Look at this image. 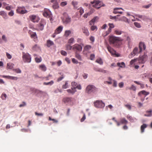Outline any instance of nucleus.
Masks as SVG:
<instances>
[{"mask_svg":"<svg viewBox=\"0 0 152 152\" xmlns=\"http://www.w3.org/2000/svg\"><path fill=\"white\" fill-rule=\"evenodd\" d=\"M7 97L6 94H2L1 96V97L3 100H5Z\"/></svg>","mask_w":152,"mask_h":152,"instance_id":"603ef678","label":"nucleus"},{"mask_svg":"<svg viewBox=\"0 0 152 152\" xmlns=\"http://www.w3.org/2000/svg\"><path fill=\"white\" fill-rule=\"evenodd\" d=\"M31 37L32 38L34 39V41L35 42H37L38 41L37 37L35 32H33L31 34Z\"/></svg>","mask_w":152,"mask_h":152,"instance_id":"aec40b11","label":"nucleus"},{"mask_svg":"<svg viewBox=\"0 0 152 152\" xmlns=\"http://www.w3.org/2000/svg\"><path fill=\"white\" fill-rule=\"evenodd\" d=\"M96 62L99 63L100 65H102L103 64L102 61L100 58L97 59L96 61Z\"/></svg>","mask_w":152,"mask_h":152,"instance_id":"ea45409f","label":"nucleus"},{"mask_svg":"<svg viewBox=\"0 0 152 152\" xmlns=\"http://www.w3.org/2000/svg\"><path fill=\"white\" fill-rule=\"evenodd\" d=\"M127 118L129 119L130 121L133 122L134 121V119L132 117V116L129 115H127L126 116Z\"/></svg>","mask_w":152,"mask_h":152,"instance_id":"37998d69","label":"nucleus"},{"mask_svg":"<svg viewBox=\"0 0 152 152\" xmlns=\"http://www.w3.org/2000/svg\"><path fill=\"white\" fill-rule=\"evenodd\" d=\"M72 5L74 6L75 7L77 8V2L76 1H73L72 2Z\"/></svg>","mask_w":152,"mask_h":152,"instance_id":"052dcab7","label":"nucleus"},{"mask_svg":"<svg viewBox=\"0 0 152 152\" xmlns=\"http://www.w3.org/2000/svg\"><path fill=\"white\" fill-rule=\"evenodd\" d=\"M71 33V31L70 30H66L65 32L64 35L67 37Z\"/></svg>","mask_w":152,"mask_h":152,"instance_id":"4c0bfd02","label":"nucleus"},{"mask_svg":"<svg viewBox=\"0 0 152 152\" xmlns=\"http://www.w3.org/2000/svg\"><path fill=\"white\" fill-rule=\"evenodd\" d=\"M77 85V83L74 82H72L71 84L72 87L75 88V90H76V87Z\"/></svg>","mask_w":152,"mask_h":152,"instance_id":"79ce46f5","label":"nucleus"},{"mask_svg":"<svg viewBox=\"0 0 152 152\" xmlns=\"http://www.w3.org/2000/svg\"><path fill=\"white\" fill-rule=\"evenodd\" d=\"M63 26H58L55 30V33L56 34H58L61 33L62 31Z\"/></svg>","mask_w":152,"mask_h":152,"instance_id":"2eb2a0df","label":"nucleus"},{"mask_svg":"<svg viewBox=\"0 0 152 152\" xmlns=\"http://www.w3.org/2000/svg\"><path fill=\"white\" fill-rule=\"evenodd\" d=\"M2 77L4 78H7L8 79H11L14 80H17L18 79V77H16L3 75L2 76Z\"/></svg>","mask_w":152,"mask_h":152,"instance_id":"4be33fe9","label":"nucleus"},{"mask_svg":"<svg viewBox=\"0 0 152 152\" xmlns=\"http://www.w3.org/2000/svg\"><path fill=\"white\" fill-rule=\"evenodd\" d=\"M123 40V39L120 38L113 36H110L109 39V42L111 44H116L118 43L119 42Z\"/></svg>","mask_w":152,"mask_h":152,"instance_id":"f03ea898","label":"nucleus"},{"mask_svg":"<svg viewBox=\"0 0 152 152\" xmlns=\"http://www.w3.org/2000/svg\"><path fill=\"white\" fill-rule=\"evenodd\" d=\"M43 15L47 18H49L51 17V15L50 12L47 10L43 13Z\"/></svg>","mask_w":152,"mask_h":152,"instance_id":"412c9836","label":"nucleus"},{"mask_svg":"<svg viewBox=\"0 0 152 152\" xmlns=\"http://www.w3.org/2000/svg\"><path fill=\"white\" fill-rule=\"evenodd\" d=\"M107 48L108 51L112 54L114 55L115 54V51L114 50L113 48H111L109 45H107Z\"/></svg>","mask_w":152,"mask_h":152,"instance_id":"b1692460","label":"nucleus"},{"mask_svg":"<svg viewBox=\"0 0 152 152\" xmlns=\"http://www.w3.org/2000/svg\"><path fill=\"white\" fill-rule=\"evenodd\" d=\"M117 65L121 68H124L125 67V64L124 62H122L121 63H118Z\"/></svg>","mask_w":152,"mask_h":152,"instance_id":"72a5a7b5","label":"nucleus"},{"mask_svg":"<svg viewBox=\"0 0 152 152\" xmlns=\"http://www.w3.org/2000/svg\"><path fill=\"white\" fill-rule=\"evenodd\" d=\"M54 83V82L52 80L50 82H48V83H46V82H44L43 83V84L45 85H52Z\"/></svg>","mask_w":152,"mask_h":152,"instance_id":"de8ad7c7","label":"nucleus"},{"mask_svg":"<svg viewBox=\"0 0 152 152\" xmlns=\"http://www.w3.org/2000/svg\"><path fill=\"white\" fill-rule=\"evenodd\" d=\"M62 21L64 24H67L70 23L71 21V18L68 15L65 16L62 19Z\"/></svg>","mask_w":152,"mask_h":152,"instance_id":"6e6552de","label":"nucleus"},{"mask_svg":"<svg viewBox=\"0 0 152 152\" xmlns=\"http://www.w3.org/2000/svg\"><path fill=\"white\" fill-rule=\"evenodd\" d=\"M120 122L121 124H126L128 122L125 118H123L120 119Z\"/></svg>","mask_w":152,"mask_h":152,"instance_id":"bb28decb","label":"nucleus"},{"mask_svg":"<svg viewBox=\"0 0 152 152\" xmlns=\"http://www.w3.org/2000/svg\"><path fill=\"white\" fill-rule=\"evenodd\" d=\"M13 70L16 73H21V71L19 69H14Z\"/></svg>","mask_w":152,"mask_h":152,"instance_id":"680f3d73","label":"nucleus"},{"mask_svg":"<svg viewBox=\"0 0 152 152\" xmlns=\"http://www.w3.org/2000/svg\"><path fill=\"white\" fill-rule=\"evenodd\" d=\"M17 13L21 14H23L27 12V11L25 10V7H18L16 10Z\"/></svg>","mask_w":152,"mask_h":152,"instance_id":"9d476101","label":"nucleus"},{"mask_svg":"<svg viewBox=\"0 0 152 152\" xmlns=\"http://www.w3.org/2000/svg\"><path fill=\"white\" fill-rule=\"evenodd\" d=\"M36 61L37 63H39L41 61V58H35Z\"/></svg>","mask_w":152,"mask_h":152,"instance_id":"0e129e2a","label":"nucleus"},{"mask_svg":"<svg viewBox=\"0 0 152 152\" xmlns=\"http://www.w3.org/2000/svg\"><path fill=\"white\" fill-rule=\"evenodd\" d=\"M128 89L130 90H132L134 91H136V88L135 86L133 85H132L130 87H129L127 88Z\"/></svg>","mask_w":152,"mask_h":152,"instance_id":"a19ab883","label":"nucleus"},{"mask_svg":"<svg viewBox=\"0 0 152 152\" xmlns=\"http://www.w3.org/2000/svg\"><path fill=\"white\" fill-rule=\"evenodd\" d=\"M91 48V47L90 45H87L84 48V50H90Z\"/></svg>","mask_w":152,"mask_h":152,"instance_id":"6e6d98bb","label":"nucleus"},{"mask_svg":"<svg viewBox=\"0 0 152 152\" xmlns=\"http://www.w3.org/2000/svg\"><path fill=\"white\" fill-rule=\"evenodd\" d=\"M39 47L37 45H35L32 48V50H37L38 49H39Z\"/></svg>","mask_w":152,"mask_h":152,"instance_id":"a18cd8bd","label":"nucleus"},{"mask_svg":"<svg viewBox=\"0 0 152 152\" xmlns=\"http://www.w3.org/2000/svg\"><path fill=\"white\" fill-rule=\"evenodd\" d=\"M152 110L147 111L146 114L144 115V116L147 117H151L152 116Z\"/></svg>","mask_w":152,"mask_h":152,"instance_id":"cd10ccee","label":"nucleus"},{"mask_svg":"<svg viewBox=\"0 0 152 152\" xmlns=\"http://www.w3.org/2000/svg\"><path fill=\"white\" fill-rule=\"evenodd\" d=\"M74 38L72 37L70 39L68 40V43L69 44H72L74 42Z\"/></svg>","mask_w":152,"mask_h":152,"instance_id":"3c124183","label":"nucleus"},{"mask_svg":"<svg viewBox=\"0 0 152 152\" xmlns=\"http://www.w3.org/2000/svg\"><path fill=\"white\" fill-rule=\"evenodd\" d=\"M147 59V56L145 54H144L141 57H140L138 59H135L132 60L130 62V64L131 65L133 64L137 60L139 61L140 63L143 64L146 61Z\"/></svg>","mask_w":152,"mask_h":152,"instance_id":"f257e3e1","label":"nucleus"},{"mask_svg":"<svg viewBox=\"0 0 152 152\" xmlns=\"http://www.w3.org/2000/svg\"><path fill=\"white\" fill-rule=\"evenodd\" d=\"M146 46L144 43L140 42L139 45V49L140 52H142V50H144L145 49Z\"/></svg>","mask_w":152,"mask_h":152,"instance_id":"4468645a","label":"nucleus"},{"mask_svg":"<svg viewBox=\"0 0 152 152\" xmlns=\"http://www.w3.org/2000/svg\"><path fill=\"white\" fill-rule=\"evenodd\" d=\"M91 3L93 4V6L97 9H99L102 6L101 5V2L97 0H94L93 1H91Z\"/></svg>","mask_w":152,"mask_h":152,"instance_id":"423d86ee","label":"nucleus"},{"mask_svg":"<svg viewBox=\"0 0 152 152\" xmlns=\"http://www.w3.org/2000/svg\"><path fill=\"white\" fill-rule=\"evenodd\" d=\"M94 70L96 71L102 72L104 73H105L107 72L105 70L101 68H94Z\"/></svg>","mask_w":152,"mask_h":152,"instance_id":"a878e982","label":"nucleus"},{"mask_svg":"<svg viewBox=\"0 0 152 152\" xmlns=\"http://www.w3.org/2000/svg\"><path fill=\"white\" fill-rule=\"evenodd\" d=\"M61 53L62 55L64 56H66L67 55V53L66 51L64 50L61 51Z\"/></svg>","mask_w":152,"mask_h":152,"instance_id":"e2e57ef3","label":"nucleus"},{"mask_svg":"<svg viewBox=\"0 0 152 152\" xmlns=\"http://www.w3.org/2000/svg\"><path fill=\"white\" fill-rule=\"evenodd\" d=\"M53 7L54 9H56L58 8L59 6L57 4H55L53 6Z\"/></svg>","mask_w":152,"mask_h":152,"instance_id":"774afa93","label":"nucleus"},{"mask_svg":"<svg viewBox=\"0 0 152 152\" xmlns=\"http://www.w3.org/2000/svg\"><path fill=\"white\" fill-rule=\"evenodd\" d=\"M147 127V125L145 124H143V125L141 126L140 129L141 133H143L144 132L145 129Z\"/></svg>","mask_w":152,"mask_h":152,"instance_id":"2f4dec72","label":"nucleus"},{"mask_svg":"<svg viewBox=\"0 0 152 152\" xmlns=\"http://www.w3.org/2000/svg\"><path fill=\"white\" fill-rule=\"evenodd\" d=\"M14 64L12 63H9L7 64V68L9 69H12L13 67Z\"/></svg>","mask_w":152,"mask_h":152,"instance_id":"f704fd0d","label":"nucleus"},{"mask_svg":"<svg viewBox=\"0 0 152 152\" xmlns=\"http://www.w3.org/2000/svg\"><path fill=\"white\" fill-rule=\"evenodd\" d=\"M0 15L2 16L4 19H6L7 18V14L3 11L0 12Z\"/></svg>","mask_w":152,"mask_h":152,"instance_id":"c756f323","label":"nucleus"},{"mask_svg":"<svg viewBox=\"0 0 152 152\" xmlns=\"http://www.w3.org/2000/svg\"><path fill=\"white\" fill-rule=\"evenodd\" d=\"M68 87V83L67 82H65V84L62 86V88L64 89Z\"/></svg>","mask_w":152,"mask_h":152,"instance_id":"5fc2aeb1","label":"nucleus"},{"mask_svg":"<svg viewBox=\"0 0 152 152\" xmlns=\"http://www.w3.org/2000/svg\"><path fill=\"white\" fill-rule=\"evenodd\" d=\"M124 36L125 37H127L126 39V40L128 41L129 44L131 42V39L130 38V37L128 36L127 34L126 33L124 34Z\"/></svg>","mask_w":152,"mask_h":152,"instance_id":"473e14b6","label":"nucleus"},{"mask_svg":"<svg viewBox=\"0 0 152 152\" xmlns=\"http://www.w3.org/2000/svg\"><path fill=\"white\" fill-rule=\"evenodd\" d=\"M47 46L48 47H50V46L54 45L53 42L50 40H47Z\"/></svg>","mask_w":152,"mask_h":152,"instance_id":"c85d7f7f","label":"nucleus"},{"mask_svg":"<svg viewBox=\"0 0 152 152\" xmlns=\"http://www.w3.org/2000/svg\"><path fill=\"white\" fill-rule=\"evenodd\" d=\"M135 16L138 17L143 20H146L148 18L146 16L144 15L136 14L135 15Z\"/></svg>","mask_w":152,"mask_h":152,"instance_id":"6ab92c4d","label":"nucleus"},{"mask_svg":"<svg viewBox=\"0 0 152 152\" xmlns=\"http://www.w3.org/2000/svg\"><path fill=\"white\" fill-rule=\"evenodd\" d=\"M123 32H122L121 31L118 30H115L114 31L115 34L118 35L121 34Z\"/></svg>","mask_w":152,"mask_h":152,"instance_id":"c03bdc74","label":"nucleus"},{"mask_svg":"<svg viewBox=\"0 0 152 152\" xmlns=\"http://www.w3.org/2000/svg\"><path fill=\"white\" fill-rule=\"evenodd\" d=\"M108 25L109 26V28L108 29L107 31L106 32V34L105 36L108 35L111 31V29L114 27V26L113 23H109Z\"/></svg>","mask_w":152,"mask_h":152,"instance_id":"a211bd4d","label":"nucleus"},{"mask_svg":"<svg viewBox=\"0 0 152 152\" xmlns=\"http://www.w3.org/2000/svg\"><path fill=\"white\" fill-rule=\"evenodd\" d=\"M82 31L83 33L86 36H88L89 35V33L87 28L85 27L82 28Z\"/></svg>","mask_w":152,"mask_h":152,"instance_id":"5701e85b","label":"nucleus"},{"mask_svg":"<svg viewBox=\"0 0 152 152\" xmlns=\"http://www.w3.org/2000/svg\"><path fill=\"white\" fill-rule=\"evenodd\" d=\"M149 94V92H147L145 90H143L139 92L138 94V95L139 96H141L142 95H143L145 96H146Z\"/></svg>","mask_w":152,"mask_h":152,"instance_id":"dca6fc26","label":"nucleus"},{"mask_svg":"<svg viewBox=\"0 0 152 152\" xmlns=\"http://www.w3.org/2000/svg\"><path fill=\"white\" fill-rule=\"evenodd\" d=\"M72 98L69 97H65L63 98L62 101L64 103H70L72 102Z\"/></svg>","mask_w":152,"mask_h":152,"instance_id":"ddd939ff","label":"nucleus"},{"mask_svg":"<svg viewBox=\"0 0 152 152\" xmlns=\"http://www.w3.org/2000/svg\"><path fill=\"white\" fill-rule=\"evenodd\" d=\"M82 49V46L80 45L75 44L73 45L72 50L77 52L81 51Z\"/></svg>","mask_w":152,"mask_h":152,"instance_id":"0eeeda50","label":"nucleus"},{"mask_svg":"<svg viewBox=\"0 0 152 152\" xmlns=\"http://www.w3.org/2000/svg\"><path fill=\"white\" fill-rule=\"evenodd\" d=\"M23 58L25 62L29 63L31 62V59L30 55L28 53H23Z\"/></svg>","mask_w":152,"mask_h":152,"instance_id":"7ed1b4c3","label":"nucleus"},{"mask_svg":"<svg viewBox=\"0 0 152 152\" xmlns=\"http://www.w3.org/2000/svg\"><path fill=\"white\" fill-rule=\"evenodd\" d=\"M49 120V121H53V123H57L58 122V120H57L55 119H52L50 117H49L48 118Z\"/></svg>","mask_w":152,"mask_h":152,"instance_id":"8fccbe9b","label":"nucleus"},{"mask_svg":"<svg viewBox=\"0 0 152 152\" xmlns=\"http://www.w3.org/2000/svg\"><path fill=\"white\" fill-rule=\"evenodd\" d=\"M141 52H140V49H138V48L135 47L133 50L132 52L131 53L129 56V57L130 58H132V56L133 54L134 55L140 53Z\"/></svg>","mask_w":152,"mask_h":152,"instance_id":"f8f14e48","label":"nucleus"},{"mask_svg":"<svg viewBox=\"0 0 152 152\" xmlns=\"http://www.w3.org/2000/svg\"><path fill=\"white\" fill-rule=\"evenodd\" d=\"M96 91H97V88L94 86L92 85H88L86 88V91L88 93L94 92Z\"/></svg>","mask_w":152,"mask_h":152,"instance_id":"39448f33","label":"nucleus"},{"mask_svg":"<svg viewBox=\"0 0 152 152\" xmlns=\"http://www.w3.org/2000/svg\"><path fill=\"white\" fill-rule=\"evenodd\" d=\"M152 5V4L151 3H150L147 5H143L142 6V7L143 8L148 9L149 7H150Z\"/></svg>","mask_w":152,"mask_h":152,"instance_id":"49530a36","label":"nucleus"},{"mask_svg":"<svg viewBox=\"0 0 152 152\" xmlns=\"http://www.w3.org/2000/svg\"><path fill=\"white\" fill-rule=\"evenodd\" d=\"M119 20L126 21L127 20V18L125 17H123L119 19Z\"/></svg>","mask_w":152,"mask_h":152,"instance_id":"4d7b16f0","label":"nucleus"},{"mask_svg":"<svg viewBox=\"0 0 152 152\" xmlns=\"http://www.w3.org/2000/svg\"><path fill=\"white\" fill-rule=\"evenodd\" d=\"M30 20L33 22H38L39 20V18L35 15H31L29 16Z\"/></svg>","mask_w":152,"mask_h":152,"instance_id":"9b49d317","label":"nucleus"},{"mask_svg":"<svg viewBox=\"0 0 152 152\" xmlns=\"http://www.w3.org/2000/svg\"><path fill=\"white\" fill-rule=\"evenodd\" d=\"M134 24L135 25V26L138 28H140L141 27V26L139 23H137V22H134Z\"/></svg>","mask_w":152,"mask_h":152,"instance_id":"bf43d9fd","label":"nucleus"},{"mask_svg":"<svg viewBox=\"0 0 152 152\" xmlns=\"http://www.w3.org/2000/svg\"><path fill=\"white\" fill-rule=\"evenodd\" d=\"M39 69L43 71H45L46 70L47 68L44 64H42L39 65Z\"/></svg>","mask_w":152,"mask_h":152,"instance_id":"7c9ffc66","label":"nucleus"},{"mask_svg":"<svg viewBox=\"0 0 152 152\" xmlns=\"http://www.w3.org/2000/svg\"><path fill=\"white\" fill-rule=\"evenodd\" d=\"M75 57L79 60L80 61H81L82 60L81 57V56L77 52L75 53Z\"/></svg>","mask_w":152,"mask_h":152,"instance_id":"c9c22d12","label":"nucleus"},{"mask_svg":"<svg viewBox=\"0 0 152 152\" xmlns=\"http://www.w3.org/2000/svg\"><path fill=\"white\" fill-rule=\"evenodd\" d=\"M66 91L68 93L72 94H74L76 91V90H75V88H71V89L67 90Z\"/></svg>","mask_w":152,"mask_h":152,"instance_id":"393cba45","label":"nucleus"},{"mask_svg":"<svg viewBox=\"0 0 152 152\" xmlns=\"http://www.w3.org/2000/svg\"><path fill=\"white\" fill-rule=\"evenodd\" d=\"M67 4V2L66 1H63L61 2L60 3V5L62 7H64Z\"/></svg>","mask_w":152,"mask_h":152,"instance_id":"864d4df0","label":"nucleus"},{"mask_svg":"<svg viewBox=\"0 0 152 152\" xmlns=\"http://www.w3.org/2000/svg\"><path fill=\"white\" fill-rule=\"evenodd\" d=\"M94 106L96 107L102 108L105 106V104L101 100H97L94 102Z\"/></svg>","mask_w":152,"mask_h":152,"instance_id":"20e7f679","label":"nucleus"},{"mask_svg":"<svg viewBox=\"0 0 152 152\" xmlns=\"http://www.w3.org/2000/svg\"><path fill=\"white\" fill-rule=\"evenodd\" d=\"M72 62L74 64H77L78 63V61L75 58H73L72 59Z\"/></svg>","mask_w":152,"mask_h":152,"instance_id":"338daca9","label":"nucleus"},{"mask_svg":"<svg viewBox=\"0 0 152 152\" xmlns=\"http://www.w3.org/2000/svg\"><path fill=\"white\" fill-rule=\"evenodd\" d=\"M72 47L73 46H71L69 44H67L66 45V50H72Z\"/></svg>","mask_w":152,"mask_h":152,"instance_id":"58836bf2","label":"nucleus"},{"mask_svg":"<svg viewBox=\"0 0 152 152\" xmlns=\"http://www.w3.org/2000/svg\"><path fill=\"white\" fill-rule=\"evenodd\" d=\"M134 82L137 85H140L141 88H144L145 86H144V84L138 82H137V81H134Z\"/></svg>","mask_w":152,"mask_h":152,"instance_id":"e433bc0d","label":"nucleus"},{"mask_svg":"<svg viewBox=\"0 0 152 152\" xmlns=\"http://www.w3.org/2000/svg\"><path fill=\"white\" fill-rule=\"evenodd\" d=\"M45 24V22L44 20H41L39 24L37 26V29L38 30H42L44 29V26Z\"/></svg>","mask_w":152,"mask_h":152,"instance_id":"1a4fd4ad","label":"nucleus"},{"mask_svg":"<svg viewBox=\"0 0 152 152\" xmlns=\"http://www.w3.org/2000/svg\"><path fill=\"white\" fill-rule=\"evenodd\" d=\"M124 10L121 8H115L114 9L113 12L114 14H122L123 12L118 11V10Z\"/></svg>","mask_w":152,"mask_h":152,"instance_id":"f3484780","label":"nucleus"},{"mask_svg":"<svg viewBox=\"0 0 152 152\" xmlns=\"http://www.w3.org/2000/svg\"><path fill=\"white\" fill-rule=\"evenodd\" d=\"M31 91H33V92L35 94H38L40 92L39 90L35 88H33Z\"/></svg>","mask_w":152,"mask_h":152,"instance_id":"09e8293b","label":"nucleus"},{"mask_svg":"<svg viewBox=\"0 0 152 152\" xmlns=\"http://www.w3.org/2000/svg\"><path fill=\"white\" fill-rule=\"evenodd\" d=\"M14 14V12L13 10H11L8 13L9 15L12 16Z\"/></svg>","mask_w":152,"mask_h":152,"instance_id":"69168bd1","label":"nucleus"},{"mask_svg":"<svg viewBox=\"0 0 152 152\" xmlns=\"http://www.w3.org/2000/svg\"><path fill=\"white\" fill-rule=\"evenodd\" d=\"M91 28L92 31L97 30V27L95 26H92Z\"/></svg>","mask_w":152,"mask_h":152,"instance_id":"13d9d810","label":"nucleus"}]
</instances>
